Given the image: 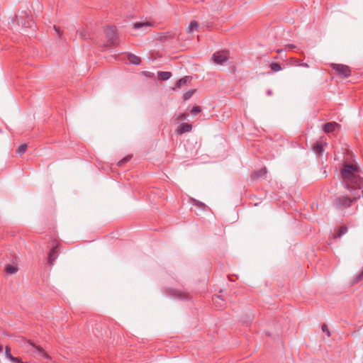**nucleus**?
<instances>
[{
	"mask_svg": "<svg viewBox=\"0 0 363 363\" xmlns=\"http://www.w3.org/2000/svg\"><path fill=\"white\" fill-rule=\"evenodd\" d=\"M192 129V126L188 123H182L181 125L176 130V133L178 135H182L184 133H187L191 131Z\"/></svg>",
	"mask_w": 363,
	"mask_h": 363,
	"instance_id": "6e6552de",
	"label": "nucleus"
},
{
	"mask_svg": "<svg viewBox=\"0 0 363 363\" xmlns=\"http://www.w3.org/2000/svg\"><path fill=\"white\" fill-rule=\"evenodd\" d=\"M18 23L21 24L25 28H31L33 24V22L31 20H26L22 16H20V18L18 19Z\"/></svg>",
	"mask_w": 363,
	"mask_h": 363,
	"instance_id": "9d476101",
	"label": "nucleus"
},
{
	"mask_svg": "<svg viewBox=\"0 0 363 363\" xmlns=\"http://www.w3.org/2000/svg\"><path fill=\"white\" fill-rule=\"evenodd\" d=\"M20 345L21 347H26L28 345H31L32 347L37 349L39 354L46 359H50L51 357L49 354H48L45 352H44L43 349L40 346H36L33 342L30 340H26L25 339H21Z\"/></svg>",
	"mask_w": 363,
	"mask_h": 363,
	"instance_id": "f03ea898",
	"label": "nucleus"
},
{
	"mask_svg": "<svg viewBox=\"0 0 363 363\" xmlns=\"http://www.w3.org/2000/svg\"><path fill=\"white\" fill-rule=\"evenodd\" d=\"M266 173H267V169L266 168H263V169H260L259 172H257L256 173V175L257 177H261V176L264 175Z\"/></svg>",
	"mask_w": 363,
	"mask_h": 363,
	"instance_id": "a878e982",
	"label": "nucleus"
},
{
	"mask_svg": "<svg viewBox=\"0 0 363 363\" xmlns=\"http://www.w3.org/2000/svg\"><path fill=\"white\" fill-rule=\"evenodd\" d=\"M201 108L199 106H196L193 107V108L191 111V113L193 115H196V113L201 112Z\"/></svg>",
	"mask_w": 363,
	"mask_h": 363,
	"instance_id": "b1692460",
	"label": "nucleus"
},
{
	"mask_svg": "<svg viewBox=\"0 0 363 363\" xmlns=\"http://www.w3.org/2000/svg\"><path fill=\"white\" fill-rule=\"evenodd\" d=\"M18 268L15 266L7 264L5 267V272L9 274H13L17 272Z\"/></svg>",
	"mask_w": 363,
	"mask_h": 363,
	"instance_id": "4468645a",
	"label": "nucleus"
},
{
	"mask_svg": "<svg viewBox=\"0 0 363 363\" xmlns=\"http://www.w3.org/2000/svg\"><path fill=\"white\" fill-rule=\"evenodd\" d=\"M213 62L218 65H223L228 60V54L226 52H218L213 55Z\"/></svg>",
	"mask_w": 363,
	"mask_h": 363,
	"instance_id": "39448f33",
	"label": "nucleus"
},
{
	"mask_svg": "<svg viewBox=\"0 0 363 363\" xmlns=\"http://www.w3.org/2000/svg\"><path fill=\"white\" fill-rule=\"evenodd\" d=\"M326 145V143L322 140H318L315 143V144L313 145V151L316 154L321 153L323 150V147Z\"/></svg>",
	"mask_w": 363,
	"mask_h": 363,
	"instance_id": "1a4fd4ad",
	"label": "nucleus"
},
{
	"mask_svg": "<svg viewBox=\"0 0 363 363\" xmlns=\"http://www.w3.org/2000/svg\"><path fill=\"white\" fill-rule=\"evenodd\" d=\"M322 330L325 333L328 337L330 335L328 326L326 324H323L322 325Z\"/></svg>",
	"mask_w": 363,
	"mask_h": 363,
	"instance_id": "5701e85b",
	"label": "nucleus"
},
{
	"mask_svg": "<svg viewBox=\"0 0 363 363\" xmlns=\"http://www.w3.org/2000/svg\"><path fill=\"white\" fill-rule=\"evenodd\" d=\"M171 76L172 74L169 72H160L158 73V77L162 80H167L171 77Z\"/></svg>",
	"mask_w": 363,
	"mask_h": 363,
	"instance_id": "2eb2a0df",
	"label": "nucleus"
},
{
	"mask_svg": "<svg viewBox=\"0 0 363 363\" xmlns=\"http://www.w3.org/2000/svg\"><path fill=\"white\" fill-rule=\"evenodd\" d=\"M186 117H187V115H186V113H182V114H180V115L177 117V121H180V120H185V119L186 118Z\"/></svg>",
	"mask_w": 363,
	"mask_h": 363,
	"instance_id": "cd10ccee",
	"label": "nucleus"
},
{
	"mask_svg": "<svg viewBox=\"0 0 363 363\" xmlns=\"http://www.w3.org/2000/svg\"><path fill=\"white\" fill-rule=\"evenodd\" d=\"M2 351V347L0 345V352Z\"/></svg>",
	"mask_w": 363,
	"mask_h": 363,
	"instance_id": "72a5a7b5",
	"label": "nucleus"
},
{
	"mask_svg": "<svg viewBox=\"0 0 363 363\" xmlns=\"http://www.w3.org/2000/svg\"><path fill=\"white\" fill-rule=\"evenodd\" d=\"M270 67L275 72L281 70V66L278 63H272Z\"/></svg>",
	"mask_w": 363,
	"mask_h": 363,
	"instance_id": "4be33fe9",
	"label": "nucleus"
},
{
	"mask_svg": "<svg viewBox=\"0 0 363 363\" xmlns=\"http://www.w3.org/2000/svg\"><path fill=\"white\" fill-rule=\"evenodd\" d=\"M77 33L79 34L80 38H82L83 39H86V38H87L89 37L88 31L84 30L83 28L78 30H77Z\"/></svg>",
	"mask_w": 363,
	"mask_h": 363,
	"instance_id": "f3484780",
	"label": "nucleus"
},
{
	"mask_svg": "<svg viewBox=\"0 0 363 363\" xmlns=\"http://www.w3.org/2000/svg\"><path fill=\"white\" fill-rule=\"evenodd\" d=\"M198 27H199V23H197V21H191L190 22V24L189 25V26L186 28V32L188 33H191L194 30H196L198 28Z\"/></svg>",
	"mask_w": 363,
	"mask_h": 363,
	"instance_id": "9b49d317",
	"label": "nucleus"
},
{
	"mask_svg": "<svg viewBox=\"0 0 363 363\" xmlns=\"http://www.w3.org/2000/svg\"><path fill=\"white\" fill-rule=\"evenodd\" d=\"M163 38L166 40L167 38V36L164 35Z\"/></svg>",
	"mask_w": 363,
	"mask_h": 363,
	"instance_id": "f704fd0d",
	"label": "nucleus"
},
{
	"mask_svg": "<svg viewBox=\"0 0 363 363\" xmlns=\"http://www.w3.org/2000/svg\"><path fill=\"white\" fill-rule=\"evenodd\" d=\"M298 65H301V66L305 67H308V64H306V63H301V64H298Z\"/></svg>",
	"mask_w": 363,
	"mask_h": 363,
	"instance_id": "473e14b6",
	"label": "nucleus"
},
{
	"mask_svg": "<svg viewBox=\"0 0 363 363\" xmlns=\"http://www.w3.org/2000/svg\"><path fill=\"white\" fill-rule=\"evenodd\" d=\"M347 229L346 227L342 226V227L340 228L337 235H335L334 237L335 238H340L342 235H343L344 234H345L347 233Z\"/></svg>",
	"mask_w": 363,
	"mask_h": 363,
	"instance_id": "a211bd4d",
	"label": "nucleus"
},
{
	"mask_svg": "<svg viewBox=\"0 0 363 363\" xmlns=\"http://www.w3.org/2000/svg\"><path fill=\"white\" fill-rule=\"evenodd\" d=\"M362 279H363V271L357 276V281H360Z\"/></svg>",
	"mask_w": 363,
	"mask_h": 363,
	"instance_id": "7c9ffc66",
	"label": "nucleus"
},
{
	"mask_svg": "<svg viewBox=\"0 0 363 363\" xmlns=\"http://www.w3.org/2000/svg\"><path fill=\"white\" fill-rule=\"evenodd\" d=\"M130 157H129V156L123 158V160H121V161L118 162V165L121 166L123 163L128 161L130 160Z\"/></svg>",
	"mask_w": 363,
	"mask_h": 363,
	"instance_id": "bb28decb",
	"label": "nucleus"
},
{
	"mask_svg": "<svg viewBox=\"0 0 363 363\" xmlns=\"http://www.w3.org/2000/svg\"><path fill=\"white\" fill-rule=\"evenodd\" d=\"M354 199H356L357 198L359 197V195L358 194H352Z\"/></svg>",
	"mask_w": 363,
	"mask_h": 363,
	"instance_id": "2f4dec72",
	"label": "nucleus"
},
{
	"mask_svg": "<svg viewBox=\"0 0 363 363\" xmlns=\"http://www.w3.org/2000/svg\"><path fill=\"white\" fill-rule=\"evenodd\" d=\"M340 128V125L335 122H330L327 123L324 125L323 130L326 133H331L334 131L336 128Z\"/></svg>",
	"mask_w": 363,
	"mask_h": 363,
	"instance_id": "0eeeda50",
	"label": "nucleus"
},
{
	"mask_svg": "<svg viewBox=\"0 0 363 363\" xmlns=\"http://www.w3.org/2000/svg\"><path fill=\"white\" fill-rule=\"evenodd\" d=\"M16 360H11L13 363H23L19 358L15 357Z\"/></svg>",
	"mask_w": 363,
	"mask_h": 363,
	"instance_id": "c85d7f7f",
	"label": "nucleus"
},
{
	"mask_svg": "<svg viewBox=\"0 0 363 363\" xmlns=\"http://www.w3.org/2000/svg\"><path fill=\"white\" fill-rule=\"evenodd\" d=\"M190 77H184V78L180 79L176 84V88H181L182 86L186 85L188 82L191 81Z\"/></svg>",
	"mask_w": 363,
	"mask_h": 363,
	"instance_id": "f8f14e48",
	"label": "nucleus"
},
{
	"mask_svg": "<svg viewBox=\"0 0 363 363\" xmlns=\"http://www.w3.org/2000/svg\"><path fill=\"white\" fill-rule=\"evenodd\" d=\"M151 26V23L149 22H145V23H136L134 24L135 28H140L143 27H149Z\"/></svg>",
	"mask_w": 363,
	"mask_h": 363,
	"instance_id": "aec40b11",
	"label": "nucleus"
},
{
	"mask_svg": "<svg viewBox=\"0 0 363 363\" xmlns=\"http://www.w3.org/2000/svg\"><path fill=\"white\" fill-rule=\"evenodd\" d=\"M194 94V91H188L184 94V99L188 100Z\"/></svg>",
	"mask_w": 363,
	"mask_h": 363,
	"instance_id": "393cba45",
	"label": "nucleus"
},
{
	"mask_svg": "<svg viewBox=\"0 0 363 363\" xmlns=\"http://www.w3.org/2000/svg\"><path fill=\"white\" fill-rule=\"evenodd\" d=\"M27 149V145L23 144L18 147V148L16 150V152L19 155H22L25 153Z\"/></svg>",
	"mask_w": 363,
	"mask_h": 363,
	"instance_id": "6ab92c4d",
	"label": "nucleus"
},
{
	"mask_svg": "<svg viewBox=\"0 0 363 363\" xmlns=\"http://www.w3.org/2000/svg\"><path fill=\"white\" fill-rule=\"evenodd\" d=\"M6 357L10 360H16L14 357L10 352V347L6 346L5 350Z\"/></svg>",
	"mask_w": 363,
	"mask_h": 363,
	"instance_id": "412c9836",
	"label": "nucleus"
},
{
	"mask_svg": "<svg viewBox=\"0 0 363 363\" xmlns=\"http://www.w3.org/2000/svg\"><path fill=\"white\" fill-rule=\"evenodd\" d=\"M54 28H55V30H56V32L57 33L58 35H59V36H61L62 33H61V31H60V28H57L55 26H54Z\"/></svg>",
	"mask_w": 363,
	"mask_h": 363,
	"instance_id": "c756f323",
	"label": "nucleus"
},
{
	"mask_svg": "<svg viewBox=\"0 0 363 363\" xmlns=\"http://www.w3.org/2000/svg\"><path fill=\"white\" fill-rule=\"evenodd\" d=\"M57 247H58L57 245L53 246L48 254V264L50 266H52L54 262L58 257V252L57 250Z\"/></svg>",
	"mask_w": 363,
	"mask_h": 363,
	"instance_id": "423d86ee",
	"label": "nucleus"
},
{
	"mask_svg": "<svg viewBox=\"0 0 363 363\" xmlns=\"http://www.w3.org/2000/svg\"><path fill=\"white\" fill-rule=\"evenodd\" d=\"M1 132V130H0V133Z\"/></svg>",
	"mask_w": 363,
	"mask_h": 363,
	"instance_id": "c9c22d12",
	"label": "nucleus"
},
{
	"mask_svg": "<svg viewBox=\"0 0 363 363\" xmlns=\"http://www.w3.org/2000/svg\"><path fill=\"white\" fill-rule=\"evenodd\" d=\"M332 67L340 75L344 77H347L350 75V69L347 65L333 64Z\"/></svg>",
	"mask_w": 363,
	"mask_h": 363,
	"instance_id": "20e7f679",
	"label": "nucleus"
},
{
	"mask_svg": "<svg viewBox=\"0 0 363 363\" xmlns=\"http://www.w3.org/2000/svg\"><path fill=\"white\" fill-rule=\"evenodd\" d=\"M128 60L131 64L133 65H139L140 63V58L135 55L130 54L128 55Z\"/></svg>",
	"mask_w": 363,
	"mask_h": 363,
	"instance_id": "ddd939ff",
	"label": "nucleus"
},
{
	"mask_svg": "<svg viewBox=\"0 0 363 363\" xmlns=\"http://www.w3.org/2000/svg\"><path fill=\"white\" fill-rule=\"evenodd\" d=\"M340 205L343 206H350L352 200L348 197H343L342 199H340L338 200Z\"/></svg>",
	"mask_w": 363,
	"mask_h": 363,
	"instance_id": "dca6fc26",
	"label": "nucleus"
},
{
	"mask_svg": "<svg viewBox=\"0 0 363 363\" xmlns=\"http://www.w3.org/2000/svg\"><path fill=\"white\" fill-rule=\"evenodd\" d=\"M106 35L110 45H116L117 44V34L115 27L107 28L106 30Z\"/></svg>",
	"mask_w": 363,
	"mask_h": 363,
	"instance_id": "7ed1b4c3",
	"label": "nucleus"
},
{
	"mask_svg": "<svg viewBox=\"0 0 363 363\" xmlns=\"http://www.w3.org/2000/svg\"><path fill=\"white\" fill-rule=\"evenodd\" d=\"M342 177L347 189H361L363 187L362 170L355 164H345L341 170Z\"/></svg>",
	"mask_w": 363,
	"mask_h": 363,
	"instance_id": "f257e3e1",
	"label": "nucleus"
}]
</instances>
